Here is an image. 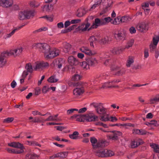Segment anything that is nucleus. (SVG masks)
I'll return each instance as SVG.
<instances>
[{"label": "nucleus", "mask_w": 159, "mask_h": 159, "mask_svg": "<svg viewBox=\"0 0 159 159\" xmlns=\"http://www.w3.org/2000/svg\"><path fill=\"white\" fill-rule=\"evenodd\" d=\"M32 47L34 49H39L44 53L45 58L50 50V46L45 43H34L32 44Z\"/></svg>", "instance_id": "nucleus-1"}, {"label": "nucleus", "mask_w": 159, "mask_h": 159, "mask_svg": "<svg viewBox=\"0 0 159 159\" xmlns=\"http://www.w3.org/2000/svg\"><path fill=\"white\" fill-rule=\"evenodd\" d=\"M35 11L34 10L27 9L20 11L18 14V18L20 20H23L26 19H29L33 17L35 14Z\"/></svg>", "instance_id": "nucleus-2"}, {"label": "nucleus", "mask_w": 159, "mask_h": 159, "mask_svg": "<svg viewBox=\"0 0 159 159\" xmlns=\"http://www.w3.org/2000/svg\"><path fill=\"white\" fill-rule=\"evenodd\" d=\"M90 140L93 148L94 149L98 148L104 147L105 146V141L101 140L98 141L97 139L94 137H91Z\"/></svg>", "instance_id": "nucleus-3"}, {"label": "nucleus", "mask_w": 159, "mask_h": 159, "mask_svg": "<svg viewBox=\"0 0 159 159\" xmlns=\"http://www.w3.org/2000/svg\"><path fill=\"white\" fill-rule=\"evenodd\" d=\"M84 120L87 122L95 121L98 118V117L92 112H90L84 115Z\"/></svg>", "instance_id": "nucleus-4"}, {"label": "nucleus", "mask_w": 159, "mask_h": 159, "mask_svg": "<svg viewBox=\"0 0 159 159\" xmlns=\"http://www.w3.org/2000/svg\"><path fill=\"white\" fill-rule=\"evenodd\" d=\"M80 51L86 55L89 56H93L97 54L96 52L94 50H91L86 46H83L80 48Z\"/></svg>", "instance_id": "nucleus-5"}, {"label": "nucleus", "mask_w": 159, "mask_h": 159, "mask_svg": "<svg viewBox=\"0 0 159 159\" xmlns=\"http://www.w3.org/2000/svg\"><path fill=\"white\" fill-rule=\"evenodd\" d=\"M93 106L96 108V110L98 114L103 115L106 113V109L102 106L101 103H94Z\"/></svg>", "instance_id": "nucleus-6"}, {"label": "nucleus", "mask_w": 159, "mask_h": 159, "mask_svg": "<svg viewBox=\"0 0 159 159\" xmlns=\"http://www.w3.org/2000/svg\"><path fill=\"white\" fill-rule=\"evenodd\" d=\"M8 145L10 147L20 149L18 150L21 151L22 153L24 152V149L25 148L23 144L19 142H11L9 143L8 144Z\"/></svg>", "instance_id": "nucleus-7"}, {"label": "nucleus", "mask_w": 159, "mask_h": 159, "mask_svg": "<svg viewBox=\"0 0 159 159\" xmlns=\"http://www.w3.org/2000/svg\"><path fill=\"white\" fill-rule=\"evenodd\" d=\"M48 66V64L47 62H45L43 61H37L34 63L33 68L34 70H37L38 69Z\"/></svg>", "instance_id": "nucleus-8"}, {"label": "nucleus", "mask_w": 159, "mask_h": 159, "mask_svg": "<svg viewBox=\"0 0 159 159\" xmlns=\"http://www.w3.org/2000/svg\"><path fill=\"white\" fill-rule=\"evenodd\" d=\"M59 51L55 48L50 50L46 58L51 59L58 56L59 55Z\"/></svg>", "instance_id": "nucleus-9"}, {"label": "nucleus", "mask_w": 159, "mask_h": 159, "mask_svg": "<svg viewBox=\"0 0 159 159\" xmlns=\"http://www.w3.org/2000/svg\"><path fill=\"white\" fill-rule=\"evenodd\" d=\"M112 40L111 38L108 36H105L101 37L99 35V43L102 44L109 43Z\"/></svg>", "instance_id": "nucleus-10"}, {"label": "nucleus", "mask_w": 159, "mask_h": 159, "mask_svg": "<svg viewBox=\"0 0 159 159\" xmlns=\"http://www.w3.org/2000/svg\"><path fill=\"white\" fill-rule=\"evenodd\" d=\"M25 70H24L23 73L24 77L28 75L29 73H31L33 72V68L31 63H28L26 64L25 67Z\"/></svg>", "instance_id": "nucleus-11"}, {"label": "nucleus", "mask_w": 159, "mask_h": 159, "mask_svg": "<svg viewBox=\"0 0 159 159\" xmlns=\"http://www.w3.org/2000/svg\"><path fill=\"white\" fill-rule=\"evenodd\" d=\"M94 152L95 155L99 157H106L105 149L103 148H98L96 150H94Z\"/></svg>", "instance_id": "nucleus-12"}, {"label": "nucleus", "mask_w": 159, "mask_h": 159, "mask_svg": "<svg viewBox=\"0 0 159 159\" xmlns=\"http://www.w3.org/2000/svg\"><path fill=\"white\" fill-rule=\"evenodd\" d=\"M103 25L102 19H100L98 18H96L94 19L92 25L90 27V29H96L98 27Z\"/></svg>", "instance_id": "nucleus-13"}, {"label": "nucleus", "mask_w": 159, "mask_h": 159, "mask_svg": "<svg viewBox=\"0 0 159 159\" xmlns=\"http://www.w3.org/2000/svg\"><path fill=\"white\" fill-rule=\"evenodd\" d=\"M99 35H97L95 36L92 35L90 37L89 40L90 42V45L91 47H94V43H95L96 42H99Z\"/></svg>", "instance_id": "nucleus-14"}, {"label": "nucleus", "mask_w": 159, "mask_h": 159, "mask_svg": "<svg viewBox=\"0 0 159 159\" xmlns=\"http://www.w3.org/2000/svg\"><path fill=\"white\" fill-rule=\"evenodd\" d=\"M136 28L138 30L141 32L146 31L148 29V26L145 23L143 22L139 24L136 26Z\"/></svg>", "instance_id": "nucleus-15"}, {"label": "nucleus", "mask_w": 159, "mask_h": 159, "mask_svg": "<svg viewBox=\"0 0 159 159\" xmlns=\"http://www.w3.org/2000/svg\"><path fill=\"white\" fill-rule=\"evenodd\" d=\"M124 50L123 47H114L110 50V52L114 55H119Z\"/></svg>", "instance_id": "nucleus-16"}, {"label": "nucleus", "mask_w": 159, "mask_h": 159, "mask_svg": "<svg viewBox=\"0 0 159 159\" xmlns=\"http://www.w3.org/2000/svg\"><path fill=\"white\" fill-rule=\"evenodd\" d=\"M90 26V24L89 23H87L86 24H82L80 26L77 28L78 31L81 32H84L87 30H89L91 29L88 28Z\"/></svg>", "instance_id": "nucleus-17"}, {"label": "nucleus", "mask_w": 159, "mask_h": 159, "mask_svg": "<svg viewBox=\"0 0 159 159\" xmlns=\"http://www.w3.org/2000/svg\"><path fill=\"white\" fill-rule=\"evenodd\" d=\"M69 64L71 66H76L79 64L78 60L73 56L69 57L68 59Z\"/></svg>", "instance_id": "nucleus-18"}, {"label": "nucleus", "mask_w": 159, "mask_h": 159, "mask_svg": "<svg viewBox=\"0 0 159 159\" xmlns=\"http://www.w3.org/2000/svg\"><path fill=\"white\" fill-rule=\"evenodd\" d=\"M12 0H0V5L3 7H7L13 4Z\"/></svg>", "instance_id": "nucleus-19"}, {"label": "nucleus", "mask_w": 159, "mask_h": 159, "mask_svg": "<svg viewBox=\"0 0 159 159\" xmlns=\"http://www.w3.org/2000/svg\"><path fill=\"white\" fill-rule=\"evenodd\" d=\"M105 8V11L110 9L112 6L113 2L112 0H103L102 2Z\"/></svg>", "instance_id": "nucleus-20"}, {"label": "nucleus", "mask_w": 159, "mask_h": 159, "mask_svg": "<svg viewBox=\"0 0 159 159\" xmlns=\"http://www.w3.org/2000/svg\"><path fill=\"white\" fill-rule=\"evenodd\" d=\"M84 92L83 87L77 88L75 89L73 91V94L75 97H78L82 95Z\"/></svg>", "instance_id": "nucleus-21"}, {"label": "nucleus", "mask_w": 159, "mask_h": 159, "mask_svg": "<svg viewBox=\"0 0 159 159\" xmlns=\"http://www.w3.org/2000/svg\"><path fill=\"white\" fill-rule=\"evenodd\" d=\"M143 143V140L140 139H139L132 141L130 143V146L131 148H134Z\"/></svg>", "instance_id": "nucleus-22"}, {"label": "nucleus", "mask_w": 159, "mask_h": 159, "mask_svg": "<svg viewBox=\"0 0 159 159\" xmlns=\"http://www.w3.org/2000/svg\"><path fill=\"white\" fill-rule=\"evenodd\" d=\"M114 35L116 38L119 39L121 40L125 39V33L124 31L118 32L117 33H115Z\"/></svg>", "instance_id": "nucleus-23"}, {"label": "nucleus", "mask_w": 159, "mask_h": 159, "mask_svg": "<svg viewBox=\"0 0 159 159\" xmlns=\"http://www.w3.org/2000/svg\"><path fill=\"white\" fill-rule=\"evenodd\" d=\"M89 66H94L98 63V61L95 57H90L86 60Z\"/></svg>", "instance_id": "nucleus-24"}, {"label": "nucleus", "mask_w": 159, "mask_h": 159, "mask_svg": "<svg viewBox=\"0 0 159 159\" xmlns=\"http://www.w3.org/2000/svg\"><path fill=\"white\" fill-rule=\"evenodd\" d=\"M86 13V11L84 7L79 9L77 12L76 16L79 17L83 16Z\"/></svg>", "instance_id": "nucleus-25"}, {"label": "nucleus", "mask_w": 159, "mask_h": 159, "mask_svg": "<svg viewBox=\"0 0 159 159\" xmlns=\"http://www.w3.org/2000/svg\"><path fill=\"white\" fill-rule=\"evenodd\" d=\"M24 25H23L20 27L18 29L16 28L14 29L13 30H12L11 32H10L9 34H7L6 35L4 36V38L5 39H7L9 38H10L11 36H12L15 33V32L17 31L18 30L20 29L21 28L23 27Z\"/></svg>", "instance_id": "nucleus-26"}, {"label": "nucleus", "mask_w": 159, "mask_h": 159, "mask_svg": "<svg viewBox=\"0 0 159 159\" xmlns=\"http://www.w3.org/2000/svg\"><path fill=\"white\" fill-rule=\"evenodd\" d=\"M39 155L35 154L28 153L25 155V159H37Z\"/></svg>", "instance_id": "nucleus-27"}, {"label": "nucleus", "mask_w": 159, "mask_h": 159, "mask_svg": "<svg viewBox=\"0 0 159 159\" xmlns=\"http://www.w3.org/2000/svg\"><path fill=\"white\" fill-rule=\"evenodd\" d=\"M15 49H11L6 51L3 52L4 55L5 56H13L16 57Z\"/></svg>", "instance_id": "nucleus-28"}, {"label": "nucleus", "mask_w": 159, "mask_h": 159, "mask_svg": "<svg viewBox=\"0 0 159 159\" xmlns=\"http://www.w3.org/2000/svg\"><path fill=\"white\" fill-rule=\"evenodd\" d=\"M4 54L2 53L0 56V67H2L5 66L7 62V61L4 56Z\"/></svg>", "instance_id": "nucleus-29"}, {"label": "nucleus", "mask_w": 159, "mask_h": 159, "mask_svg": "<svg viewBox=\"0 0 159 159\" xmlns=\"http://www.w3.org/2000/svg\"><path fill=\"white\" fill-rule=\"evenodd\" d=\"M72 118H75L76 119V120L77 121H82L83 120H84V115H75L71 117Z\"/></svg>", "instance_id": "nucleus-30"}, {"label": "nucleus", "mask_w": 159, "mask_h": 159, "mask_svg": "<svg viewBox=\"0 0 159 159\" xmlns=\"http://www.w3.org/2000/svg\"><path fill=\"white\" fill-rule=\"evenodd\" d=\"M71 46L68 43H65L64 44L63 51L65 52H68L70 50Z\"/></svg>", "instance_id": "nucleus-31"}, {"label": "nucleus", "mask_w": 159, "mask_h": 159, "mask_svg": "<svg viewBox=\"0 0 159 159\" xmlns=\"http://www.w3.org/2000/svg\"><path fill=\"white\" fill-rule=\"evenodd\" d=\"M68 152H62L57 153L58 158L61 159L64 158L68 156Z\"/></svg>", "instance_id": "nucleus-32"}, {"label": "nucleus", "mask_w": 159, "mask_h": 159, "mask_svg": "<svg viewBox=\"0 0 159 159\" xmlns=\"http://www.w3.org/2000/svg\"><path fill=\"white\" fill-rule=\"evenodd\" d=\"M79 133L77 131H75L72 134H69V137L72 139H77L79 138Z\"/></svg>", "instance_id": "nucleus-33"}, {"label": "nucleus", "mask_w": 159, "mask_h": 159, "mask_svg": "<svg viewBox=\"0 0 159 159\" xmlns=\"http://www.w3.org/2000/svg\"><path fill=\"white\" fill-rule=\"evenodd\" d=\"M102 0H95V3L89 9L91 11L94 9L96 7L99 6L102 2Z\"/></svg>", "instance_id": "nucleus-34"}, {"label": "nucleus", "mask_w": 159, "mask_h": 159, "mask_svg": "<svg viewBox=\"0 0 159 159\" xmlns=\"http://www.w3.org/2000/svg\"><path fill=\"white\" fill-rule=\"evenodd\" d=\"M58 80L55 75H52L50 76L48 80L49 82L51 83H54L57 82Z\"/></svg>", "instance_id": "nucleus-35"}, {"label": "nucleus", "mask_w": 159, "mask_h": 159, "mask_svg": "<svg viewBox=\"0 0 159 159\" xmlns=\"http://www.w3.org/2000/svg\"><path fill=\"white\" fill-rule=\"evenodd\" d=\"M150 146L153 149L154 152L159 153V146L155 143L150 144Z\"/></svg>", "instance_id": "nucleus-36"}, {"label": "nucleus", "mask_w": 159, "mask_h": 159, "mask_svg": "<svg viewBox=\"0 0 159 159\" xmlns=\"http://www.w3.org/2000/svg\"><path fill=\"white\" fill-rule=\"evenodd\" d=\"M150 104H154L159 102V95H157L153 98L150 100Z\"/></svg>", "instance_id": "nucleus-37"}, {"label": "nucleus", "mask_w": 159, "mask_h": 159, "mask_svg": "<svg viewBox=\"0 0 159 159\" xmlns=\"http://www.w3.org/2000/svg\"><path fill=\"white\" fill-rule=\"evenodd\" d=\"M23 50V48L21 47L15 49L16 57L20 55L21 53Z\"/></svg>", "instance_id": "nucleus-38"}, {"label": "nucleus", "mask_w": 159, "mask_h": 159, "mask_svg": "<svg viewBox=\"0 0 159 159\" xmlns=\"http://www.w3.org/2000/svg\"><path fill=\"white\" fill-rule=\"evenodd\" d=\"M105 152L106 157H111L114 155V153L113 151L106 149H105Z\"/></svg>", "instance_id": "nucleus-39"}, {"label": "nucleus", "mask_w": 159, "mask_h": 159, "mask_svg": "<svg viewBox=\"0 0 159 159\" xmlns=\"http://www.w3.org/2000/svg\"><path fill=\"white\" fill-rule=\"evenodd\" d=\"M103 25H105L107 24L110 22L111 20L112 19L110 17L105 18L104 19H102Z\"/></svg>", "instance_id": "nucleus-40"}, {"label": "nucleus", "mask_w": 159, "mask_h": 159, "mask_svg": "<svg viewBox=\"0 0 159 159\" xmlns=\"http://www.w3.org/2000/svg\"><path fill=\"white\" fill-rule=\"evenodd\" d=\"M134 43V41L133 39H131L128 41L126 45L125 46V47H124V48L125 49H128L130 47H131L133 45Z\"/></svg>", "instance_id": "nucleus-41"}, {"label": "nucleus", "mask_w": 159, "mask_h": 159, "mask_svg": "<svg viewBox=\"0 0 159 159\" xmlns=\"http://www.w3.org/2000/svg\"><path fill=\"white\" fill-rule=\"evenodd\" d=\"M80 65L84 69H88L89 68V65L87 61H84L80 63Z\"/></svg>", "instance_id": "nucleus-42"}, {"label": "nucleus", "mask_w": 159, "mask_h": 159, "mask_svg": "<svg viewBox=\"0 0 159 159\" xmlns=\"http://www.w3.org/2000/svg\"><path fill=\"white\" fill-rule=\"evenodd\" d=\"M43 9L44 11H49L52 10L53 9V6L52 5H46L44 6Z\"/></svg>", "instance_id": "nucleus-43"}, {"label": "nucleus", "mask_w": 159, "mask_h": 159, "mask_svg": "<svg viewBox=\"0 0 159 159\" xmlns=\"http://www.w3.org/2000/svg\"><path fill=\"white\" fill-rule=\"evenodd\" d=\"M134 62L133 58L132 57H129L126 63V65L127 66V67H129Z\"/></svg>", "instance_id": "nucleus-44"}, {"label": "nucleus", "mask_w": 159, "mask_h": 159, "mask_svg": "<svg viewBox=\"0 0 159 159\" xmlns=\"http://www.w3.org/2000/svg\"><path fill=\"white\" fill-rule=\"evenodd\" d=\"M134 125L130 123L121 124V127H124L126 129H128V127H134Z\"/></svg>", "instance_id": "nucleus-45"}, {"label": "nucleus", "mask_w": 159, "mask_h": 159, "mask_svg": "<svg viewBox=\"0 0 159 159\" xmlns=\"http://www.w3.org/2000/svg\"><path fill=\"white\" fill-rule=\"evenodd\" d=\"M43 120L42 118H39L35 117L33 119L31 120L30 122L33 123H39L41 122H44V120H42L41 119Z\"/></svg>", "instance_id": "nucleus-46"}, {"label": "nucleus", "mask_w": 159, "mask_h": 159, "mask_svg": "<svg viewBox=\"0 0 159 159\" xmlns=\"http://www.w3.org/2000/svg\"><path fill=\"white\" fill-rule=\"evenodd\" d=\"M81 78V76L78 74H75L72 77V79L73 80L78 81L80 80Z\"/></svg>", "instance_id": "nucleus-47"}, {"label": "nucleus", "mask_w": 159, "mask_h": 159, "mask_svg": "<svg viewBox=\"0 0 159 159\" xmlns=\"http://www.w3.org/2000/svg\"><path fill=\"white\" fill-rule=\"evenodd\" d=\"M159 41V37L158 36H155L153 38L152 43L157 45Z\"/></svg>", "instance_id": "nucleus-48"}, {"label": "nucleus", "mask_w": 159, "mask_h": 159, "mask_svg": "<svg viewBox=\"0 0 159 159\" xmlns=\"http://www.w3.org/2000/svg\"><path fill=\"white\" fill-rule=\"evenodd\" d=\"M100 120L104 121H108L109 120V117L108 115H104L101 117Z\"/></svg>", "instance_id": "nucleus-49"}, {"label": "nucleus", "mask_w": 159, "mask_h": 159, "mask_svg": "<svg viewBox=\"0 0 159 159\" xmlns=\"http://www.w3.org/2000/svg\"><path fill=\"white\" fill-rule=\"evenodd\" d=\"M58 63L57 64L58 67L59 68H61L62 65L64 64L65 60L62 59H59L58 61Z\"/></svg>", "instance_id": "nucleus-50"}, {"label": "nucleus", "mask_w": 159, "mask_h": 159, "mask_svg": "<svg viewBox=\"0 0 159 159\" xmlns=\"http://www.w3.org/2000/svg\"><path fill=\"white\" fill-rule=\"evenodd\" d=\"M108 87H111V86L109 84L108 82L102 84V86L100 87V89H104Z\"/></svg>", "instance_id": "nucleus-51"}, {"label": "nucleus", "mask_w": 159, "mask_h": 159, "mask_svg": "<svg viewBox=\"0 0 159 159\" xmlns=\"http://www.w3.org/2000/svg\"><path fill=\"white\" fill-rule=\"evenodd\" d=\"M120 16H118L116 18L114 19V20L112 22L113 24L115 25H117L121 23L120 21Z\"/></svg>", "instance_id": "nucleus-52"}, {"label": "nucleus", "mask_w": 159, "mask_h": 159, "mask_svg": "<svg viewBox=\"0 0 159 159\" xmlns=\"http://www.w3.org/2000/svg\"><path fill=\"white\" fill-rule=\"evenodd\" d=\"M120 21L121 23L126 22L128 21V17L125 16L122 17H120Z\"/></svg>", "instance_id": "nucleus-53"}, {"label": "nucleus", "mask_w": 159, "mask_h": 159, "mask_svg": "<svg viewBox=\"0 0 159 159\" xmlns=\"http://www.w3.org/2000/svg\"><path fill=\"white\" fill-rule=\"evenodd\" d=\"M56 121V119L54 118L53 116H50L48 118L44 120V121Z\"/></svg>", "instance_id": "nucleus-54"}, {"label": "nucleus", "mask_w": 159, "mask_h": 159, "mask_svg": "<svg viewBox=\"0 0 159 159\" xmlns=\"http://www.w3.org/2000/svg\"><path fill=\"white\" fill-rule=\"evenodd\" d=\"M14 120L13 117H8L4 119L3 122L5 123H9L12 122Z\"/></svg>", "instance_id": "nucleus-55"}, {"label": "nucleus", "mask_w": 159, "mask_h": 159, "mask_svg": "<svg viewBox=\"0 0 159 159\" xmlns=\"http://www.w3.org/2000/svg\"><path fill=\"white\" fill-rule=\"evenodd\" d=\"M30 5L32 7H38L39 5V4L35 1H31L30 3Z\"/></svg>", "instance_id": "nucleus-56"}, {"label": "nucleus", "mask_w": 159, "mask_h": 159, "mask_svg": "<svg viewBox=\"0 0 159 159\" xmlns=\"http://www.w3.org/2000/svg\"><path fill=\"white\" fill-rule=\"evenodd\" d=\"M125 71V69L122 68L119 70L117 73V74L119 75H121L124 74Z\"/></svg>", "instance_id": "nucleus-57"}, {"label": "nucleus", "mask_w": 159, "mask_h": 159, "mask_svg": "<svg viewBox=\"0 0 159 159\" xmlns=\"http://www.w3.org/2000/svg\"><path fill=\"white\" fill-rule=\"evenodd\" d=\"M41 92V89L39 87H37L34 89V94L38 95Z\"/></svg>", "instance_id": "nucleus-58"}, {"label": "nucleus", "mask_w": 159, "mask_h": 159, "mask_svg": "<svg viewBox=\"0 0 159 159\" xmlns=\"http://www.w3.org/2000/svg\"><path fill=\"white\" fill-rule=\"evenodd\" d=\"M120 81L119 80L115 79L111 81H109L108 82L109 84L111 86V87H112V85L114 84L115 83H118Z\"/></svg>", "instance_id": "nucleus-59"}, {"label": "nucleus", "mask_w": 159, "mask_h": 159, "mask_svg": "<svg viewBox=\"0 0 159 159\" xmlns=\"http://www.w3.org/2000/svg\"><path fill=\"white\" fill-rule=\"evenodd\" d=\"M49 88L48 87L46 86L43 87L42 89L43 93H46L49 91Z\"/></svg>", "instance_id": "nucleus-60"}, {"label": "nucleus", "mask_w": 159, "mask_h": 159, "mask_svg": "<svg viewBox=\"0 0 159 159\" xmlns=\"http://www.w3.org/2000/svg\"><path fill=\"white\" fill-rule=\"evenodd\" d=\"M81 21V20L80 19H75L72 20H71V24H77L79 23Z\"/></svg>", "instance_id": "nucleus-61"}, {"label": "nucleus", "mask_w": 159, "mask_h": 159, "mask_svg": "<svg viewBox=\"0 0 159 159\" xmlns=\"http://www.w3.org/2000/svg\"><path fill=\"white\" fill-rule=\"evenodd\" d=\"M129 31L131 34L135 33L136 32L135 28L134 27H131L129 29Z\"/></svg>", "instance_id": "nucleus-62"}, {"label": "nucleus", "mask_w": 159, "mask_h": 159, "mask_svg": "<svg viewBox=\"0 0 159 159\" xmlns=\"http://www.w3.org/2000/svg\"><path fill=\"white\" fill-rule=\"evenodd\" d=\"M112 132L117 136H121L122 135V133L120 131H112Z\"/></svg>", "instance_id": "nucleus-63"}, {"label": "nucleus", "mask_w": 159, "mask_h": 159, "mask_svg": "<svg viewBox=\"0 0 159 159\" xmlns=\"http://www.w3.org/2000/svg\"><path fill=\"white\" fill-rule=\"evenodd\" d=\"M118 120L115 117L113 116H110L109 117V120L110 121L112 122H114L117 121Z\"/></svg>", "instance_id": "nucleus-64"}]
</instances>
